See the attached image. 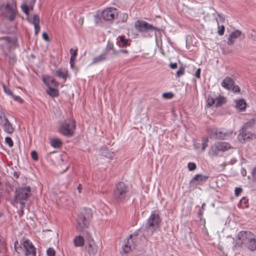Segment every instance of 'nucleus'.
<instances>
[{
	"mask_svg": "<svg viewBox=\"0 0 256 256\" xmlns=\"http://www.w3.org/2000/svg\"><path fill=\"white\" fill-rule=\"evenodd\" d=\"M130 192L128 186L123 182L116 184L113 190V200L117 202H124L130 198Z\"/></svg>",
	"mask_w": 256,
	"mask_h": 256,
	"instance_id": "nucleus-1",
	"label": "nucleus"
},
{
	"mask_svg": "<svg viewBox=\"0 0 256 256\" xmlns=\"http://www.w3.org/2000/svg\"><path fill=\"white\" fill-rule=\"evenodd\" d=\"M18 14L16 4L14 0H8L6 4L0 6V14L13 21Z\"/></svg>",
	"mask_w": 256,
	"mask_h": 256,
	"instance_id": "nucleus-2",
	"label": "nucleus"
},
{
	"mask_svg": "<svg viewBox=\"0 0 256 256\" xmlns=\"http://www.w3.org/2000/svg\"><path fill=\"white\" fill-rule=\"evenodd\" d=\"M92 218V212L90 209L84 208L80 212L76 218V228L78 231H82L88 226Z\"/></svg>",
	"mask_w": 256,
	"mask_h": 256,
	"instance_id": "nucleus-3",
	"label": "nucleus"
},
{
	"mask_svg": "<svg viewBox=\"0 0 256 256\" xmlns=\"http://www.w3.org/2000/svg\"><path fill=\"white\" fill-rule=\"evenodd\" d=\"M208 136L213 140H228L232 137V132L224 128H209L207 130Z\"/></svg>",
	"mask_w": 256,
	"mask_h": 256,
	"instance_id": "nucleus-4",
	"label": "nucleus"
},
{
	"mask_svg": "<svg viewBox=\"0 0 256 256\" xmlns=\"http://www.w3.org/2000/svg\"><path fill=\"white\" fill-rule=\"evenodd\" d=\"M31 188L30 186L18 188L15 192V201L20 204V210L23 212L25 201L30 194Z\"/></svg>",
	"mask_w": 256,
	"mask_h": 256,
	"instance_id": "nucleus-5",
	"label": "nucleus"
},
{
	"mask_svg": "<svg viewBox=\"0 0 256 256\" xmlns=\"http://www.w3.org/2000/svg\"><path fill=\"white\" fill-rule=\"evenodd\" d=\"M160 223L159 216L154 212L151 213L149 217L146 228V234L147 236H152L154 232L158 228Z\"/></svg>",
	"mask_w": 256,
	"mask_h": 256,
	"instance_id": "nucleus-6",
	"label": "nucleus"
},
{
	"mask_svg": "<svg viewBox=\"0 0 256 256\" xmlns=\"http://www.w3.org/2000/svg\"><path fill=\"white\" fill-rule=\"evenodd\" d=\"M75 126L74 122L72 120L67 119L60 124L58 130L65 136H71L73 134Z\"/></svg>",
	"mask_w": 256,
	"mask_h": 256,
	"instance_id": "nucleus-7",
	"label": "nucleus"
},
{
	"mask_svg": "<svg viewBox=\"0 0 256 256\" xmlns=\"http://www.w3.org/2000/svg\"><path fill=\"white\" fill-rule=\"evenodd\" d=\"M231 148L230 144L226 142H218L214 144L209 151V154L211 156H216L219 152H224Z\"/></svg>",
	"mask_w": 256,
	"mask_h": 256,
	"instance_id": "nucleus-8",
	"label": "nucleus"
},
{
	"mask_svg": "<svg viewBox=\"0 0 256 256\" xmlns=\"http://www.w3.org/2000/svg\"><path fill=\"white\" fill-rule=\"evenodd\" d=\"M253 236V234L250 232L241 231L239 232L237 236L236 244L241 246L243 244H247L248 240H251Z\"/></svg>",
	"mask_w": 256,
	"mask_h": 256,
	"instance_id": "nucleus-9",
	"label": "nucleus"
},
{
	"mask_svg": "<svg viewBox=\"0 0 256 256\" xmlns=\"http://www.w3.org/2000/svg\"><path fill=\"white\" fill-rule=\"evenodd\" d=\"M118 15L117 9L112 7L107 8L101 12V16L105 20H113Z\"/></svg>",
	"mask_w": 256,
	"mask_h": 256,
	"instance_id": "nucleus-10",
	"label": "nucleus"
},
{
	"mask_svg": "<svg viewBox=\"0 0 256 256\" xmlns=\"http://www.w3.org/2000/svg\"><path fill=\"white\" fill-rule=\"evenodd\" d=\"M135 238L136 236L130 235L129 238L124 242V244L122 246L121 252L122 254H126L135 248L136 244L134 242Z\"/></svg>",
	"mask_w": 256,
	"mask_h": 256,
	"instance_id": "nucleus-11",
	"label": "nucleus"
},
{
	"mask_svg": "<svg viewBox=\"0 0 256 256\" xmlns=\"http://www.w3.org/2000/svg\"><path fill=\"white\" fill-rule=\"evenodd\" d=\"M135 27L138 31L142 32L155 29L152 25L142 20H137L135 23Z\"/></svg>",
	"mask_w": 256,
	"mask_h": 256,
	"instance_id": "nucleus-12",
	"label": "nucleus"
},
{
	"mask_svg": "<svg viewBox=\"0 0 256 256\" xmlns=\"http://www.w3.org/2000/svg\"><path fill=\"white\" fill-rule=\"evenodd\" d=\"M22 245L25 249L26 256H36V248L32 243L28 240H24Z\"/></svg>",
	"mask_w": 256,
	"mask_h": 256,
	"instance_id": "nucleus-13",
	"label": "nucleus"
},
{
	"mask_svg": "<svg viewBox=\"0 0 256 256\" xmlns=\"http://www.w3.org/2000/svg\"><path fill=\"white\" fill-rule=\"evenodd\" d=\"M88 244L86 249L90 255H95L98 252V246L96 244L92 237L88 238Z\"/></svg>",
	"mask_w": 256,
	"mask_h": 256,
	"instance_id": "nucleus-14",
	"label": "nucleus"
},
{
	"mask_svg": "<svg viewBox=\"0 0 256 256\" xmlns=\"http://www.w3.org/2000/svg\"><path fill=\"white\" fill-rule=\"evenodd\" d=\"M0 126L4 132L8 134H12L14 130V128L7 118L0 122Z\"/></svg>",
	"mask_w": 256,
	"mask_h": 256,
	"instance_id": "nucleus-15",
	"label": "nucleus"
},
{
	"mask_svg": "<svg viewBox=\"0 0 256 256\" xmlns=\"http://www.w3.org/2000/svg\"><path fill=\"white\" fill-rule=\"evenodd\" d=\"M42 80L48 88L52 86L58 87L59 85V83L56 81L52 76L48 75L43 76Z\"/></svg>",
	"mask_w": 256,
	"mask_h": 256,
	"instance_id": "nucleus-16",
	"label": "nucleus"
},
{
	"mask_svg": "<svg viewBox=\"0 0 256 256\" xmlns=\"http://www.w3.org/2000/svg\"><path fill=\"white\" fill-rule=\"evenodd\" d=\"M233 84H234V80L229 76L226 77L221 82L222 86L227 90H230Z\"/></svg>",
	"mask_w": 256,
	"mask_h": 256,
	"instance_id": "nucleus-17",
	"label": "nucleus"
},
{
	"mask_svg": "<svg viewBox=\"0 0 256 256\" xmlns=\"http://www.w3.org/2000/svg\"><path fill=\"white\" fill-rule=\"evenodd\" d=\"M242 32L239 30H235L232 32L228 38V45H232L234 44L236 39L239 38Z\"/></svg>",
	"mask_w": 256,
	"mask_h": 256,
	"instance_id": "nucleus-18",
	"label": "nucleus"
},
{
	"mask_svg": "<svg viewBox=\"0 0 256 256\" xmlns=\"http://www.w3.org/2000/svg\"><path fill=\"white\" fill-rule=\"evenodd\" d=\"M208 178V176L198 174H196L194 177L192 179L190 184L197 185L199 184L200 182L206 181Z\"/></svg>",
	"mask_w": 256,
	"mask_h": 256,
	"instance_id": "nucleus-19",
	"label": "nucleus"
},
{
	"mask_svg": "<svg viewBox=\"0 0 256 256\" xmlns=\"http://www.w3.org/2000/svg\"><path fill=\"white\" fill-rule=\"evenodd\" d=\"M107 53L103 52L100 55L94 58L92 62L90 64V66L102 62L106 60Z\"/></svg>",
	"mask_w": 256,
	"mask_h": 256,
	"instance_id": "nucleus-20",
	"label": "nucleus"
},
{
	"mask_svg": "<svg viewBox=\"0 0 256 256\" xmlns=\"http://www.w3.org/2000/svg\"><path fill=\"white\" fill-rule=\"evenodd\" d=\"M236 108L240 112H244L246 110V103L243 98L236 100H234Z\"/></svg>",
	"mask_w": 256,
	"mask_h": 256,
	"instance_id": "nucleus-21",
	"label": "nucleus"
},
{
	"mask_svg": "<svg viewBox=\"0 0 256 256\" xmlns=\"http://www.w3.org/2000/svg\"><path fill=\"white\" fill-rule=\"evenodd\" d=\"M252 136V135L250 132L243 130L238 135V139L240 142H244L251 138Z\"/></svg>",
	"mask_w": 256,
	"mask_h": 256,
	"instance_id": "nucleus-22",
	"label": "nucleus"
},
{
	"mask_svg": "<svg viewBox=\"0 0 256 256\" xmlns=\"http://www.w3.org/2000/svg\"><path fill=\"white\" fill-rule=\"evenodd\" d=\"M73 242L76 247H82L84 245V240L81 236H77L74 238Z\"/></svg>",
	"mask_w": 256,
	"mask_h": 256,
	"instance_id": "nucleus-23",
	"label": "nucleus"
},
{
	"mask_svg": "<svg viewBox=\"0 0 256 256\" xmlns=\"http://www.w3.org/2000/svg\"><path fill=\"white\" fill-rule=\"evenodd\" d=\"M116 44L120 47H124L128 44V40L124 36H120L117 38Z\"/></svg>",
	"mask_w": 256,
	"mask_h": 256,
	"instance_id": "nucleus-24",
	"label": "nucleus"
},
{
	"mask_svg": "<svg viewBox=\"0 0 256 256\" xmlns=\"http://www.w3.org/2000/svg\"><path fill=\"white\" fill-rule=\"evenodd\" d=\"M55 74L58 78L66 80L68 76V71L65 69L60 68L56 71Z\"/></svg>",
	"mask_w": 256,
	"mask_h": 256,
	"instance_id": "nucleus-25",
	"label": "nucleus"
},
{
	"mask_svg": "<svg viewBox=\"0 0 256 256\" xmlns=\"http://www.w3.org/2000/svg\"><path fill=\"white\" fill-rule=\"evenodd\" d=\"M248 248L250 250H254L256 249V238L254 235L252 237L251 240H248Z\"/></svg>",
	"mask_w": 256,
	"mask_h": 256,
	"instance_id": "nucleus-26",
	"label": "nucleus"
},
{
	"mask_svg": "<svg viewBox=\"0 0 256 256\" xmlns=\"http://www.w3.org/2000/svg\"><path fill=\"white\" fill-rule=\"evenodd\" d=\"M102 154L108 158V159H112L114 156V152H111L108 148H103L102 149Z\"/></svg>",
	"mask_w": 256,
	"mask_h": 256,
	"instance_id": "nucleus-27",
	"label": "nucleus"
},
{
	"mask_svg": "<svg viewBox=\"0 0 256 256\" xmlns=\"http://www.w3.org/2000/svg\"><path fill=\"white\" fill-rule=\"evenodd\" d=\"M46 93L52 97H57L58 96V90L52 87L48 88L46 90Z\"/></svg>",
	"mask_w": 256,
	"mask_h": 256,
	"instance_id": "nucleus-28",
	"label": "nucleus"
},
{
	"mask_svg": "<svg viewBox=\"0 0 256 256\" xmlns=\"http://www.w3.org/2000/svg\"><path fill=\"white\" fill-rule=\"evenodd\" d=\"M50 143L52 146L55 148H59L62 144L60 140L58 138H52Z\"/></svg>",
	"mask_w": 256,
	"mask_h": 256,
	"instance_id": "nucleus-29",
	"label": "nucleus"
},
{
	"mask_svg": "<svg viewBox=\"0 0 256 256\" xmlns=\"http://www.w3.org/2000/svg\"><path fill=\"white\" fill-rule=\"evenodd\" d=\"M28 20L30 23L33 24L34 26L40 23L39 16L36 14H34L32 16H28Z\"/></svg>",
	"mask_w": 256,
	"mask_h": 256,
	"instance_id": "nucleus-30",
	"label": "nucleus"
},
{
	"mask_svg": "<svg viewBox=\"0 0 256 256\" xmlns=\"http://www.w3.org/2000/svg\"><path fill=\"white\" fill-rule=\"evenodd\" d=\"M215 104L216 106H220L226 102V98L221 96H219L215 98Z\"/></svg>",
	"mask_w": 256,
	"mask_h": 256,
	"instance_id": "nucleus-31",
	"label": "nucleus"
},
{
	"mask_svg": "<svg viewBox=\"0 0 256 256\" xmlns=\"http://www.w3.org/2000/svg\"><path fill=\"white\" fill-rule=\"evenodd\" d=\"M256 122V119L255 118H252L248 120V121L244 123V126L246 128H251L254 126Z\"/></svg>",
	"mask_w": 256,
	"mask_h": 256,
	"instance_id": "nucleus-32",
	"label": "nucleus"
},
{
	"mask_svg": "<svg viewBox=\"0 0 256 256\" xmlns=\"http://www.w3.org/2000/svg\"><path fill=\"white\" fill-rule=\"evenodd\" d=\"M70 52L71 53L70 65L71 66H72V62L75 60L76 56L77 55V50H74L72 48H71Z\"/></svg>",
	"mask_w": 256,
	"mask_h": 256,
	"instance_id": "nucleus-33",
	"label": "nucleus"
},
{
	"mask_svg": "<svg viewBox=\"0 0 256 256\" xmlns=\"http://www.w3.org/2000/svg\"><path fill=\"white\" fill-rule=\"evenodd\" d=\"M206 102H207L209 106H211L212 105H214V104H215L216 100H215V98H214L212 96H208L207 97Z\"/></svg>",
	"mask_w": 256,
	"mask_h": 256,
	"instance_id": "nucleus-34",
	"label": "nucleus"
},
{
	"mask_svg": "<svg viewBox=\"0 0 256 256\" xmlns=\"http://www.w3.org/2000/svg\"><path fill=\"white\" fill-rule=\"evenodd\" d=\"M21 8L23 12L28 16L29 11L30 10V7L26 4H24L22 5Z\"/></svg>",
	"mask_w": 256,
	"mask_h": 256,
	"instance_id": "nucleus-35",
	"label": "nucleus"
},
{
	"mask_svg": "<svg viewBox=\"0 0 256 256\" xmlns=\"http://www.w3.org/2000/svg\"><path fill=\"white\" fill-rule=\"evenodd\" d=\"M208 137H204L202 139V150L204 151L206 148L208 146Z\"/></svg>",
	"mask_w": 256,
	"mask_h": 256,
	"instance_id": "nucleus-36",
	"label": "nucleus"
},
{
	"mask_svg": "<svg viewBox=\"0 0 256 256\" xmlns=\"http://www.w3.org/2000/svg\"><path fill=\"white\" fill-rule=\"evenodd\" d=\"M5 142L8 144L9 147L11 148L13 146L14 143L11 138L9 136H6L5 138Z\"/></svg>",
	"mask_w": 256,
	"mask_h": 256,
	"instance_id": "nucleus-37",
	"label": "nucleus"
},
{
	"mask_svg": "<svg viewBox=\"0 0 256 256\" xmlns=\"http://www.w3.org/2000/svg\"><path fill=\"white\" fill-rule=\"evenodd\" d=\"M240 204L241 205V206L242 208H245L248 206V200L243 198L240 200Z\"/></svg>",
	"mask_w": 256,
	"mask_h": 256,
	"instance_id": "nucleus-38",
	"label": "nucleus"
},
{
	"mask_svg": "<svg viewBox=\"0 0 256 256\" xmlns=\"http://www.w3.org/2000/svg\"><path fill=\"white\" fill-rule=\"evenodd\" d=\"M184 74V67H180L176 72V76L179 77Z\"/></svg>",
	"mask_w": 256,
	"mask_h": 256,
	"instance_id": "nucleus-39",
	"label": "nucleus"
},
{
	"mask_svg": "<svg viewBox=\"0 0 256 256\" xmlns=\"http://www.w3.org/2000/svg\"><path fill=\"white\" fill-rule=\"evenodd\" d=\"M6 114L3 108L0 106V122L6 118Z\"/></svg>",
	"mask_w": 256,
	"mask_h": 256,
	"instance_id": "nucleus-40",
	"label": "nucleus"
},
{
	"mask_svg": "<svg viewBox=\"0 0 256 256\" xmlns=\"http://www.w3.org/2000/svg\"><path fill=\"white\" fill-rule=\"evenodd\" d=\"M2 88L4 89V91L6 94L12 96L13 94V93L9 88H7L4 84H3Z\"/></svg>",
	"mask_w": 256,
	"mask_h": 256,
	"instance_id": "nucleus-41",
	"label": "nucleus"
},
{
	"mask_svg": "<svg viewBox=\"0 0 256 256\" xmlns=\"http://www.w3.org/2000/svg\"><path fill=\"white\" fill-rule=\"evenodd\" d=\"M46 253L48 256H54L56 252L54 248H50L47 250Z\"/></svg>",
	"mask_w": 256,
	"mask_h": 256,
	"instance_id": "nucleus-42",
	"label": "nucleus"
},
{
	"mask_svg": "<svg viewBox=\"0 0 256 256\" xmlns=\"http://www.w3.org/2000/svg\"><path fill=\"white\" fill-rule=\"evenodd\" d=\"M128 52L126 50H120L117 51L114 50V55L116 56H119V54L120 53L127 54Z\"/></svg>",
	"mask_w": 256,
	"mask_h": 256,
	"instance_id": "nucleus-43",
	"label": "nucleus"
},
{
	"mask_svg": "<svg viewBox=\"0 0 256 256\" xmlns=\"http://www.w3.org/2000/svg\"><path fill=\"white\" fill-rule=\"evenodd\" d=\"M218 34L220 36H222L224 32L225 28L224 25H222L220 26H218Z\"/></svg>",
	"mask_w": 256,
	"mask_h": 256,
	"instance_id": "nucleus-44",
	"label": "nucleus"
},
{
	"mask_svg": "<svg viewBox=\"0 0 256 256\" xmlns=\"http://www.w3.org/2000/svg\"><path fill=\"white\" fill-rule=\"evenodd\" d=\"M110 50H112V54H114L113 44L110 43H108L106 46V52L107 54L110 52Z\"/></svg>",
	"mask_w": 256,
	"mask_h": 256,
	"instance_id": "nucleus-45",
	"label": "nucleus"
},
{
	"mask_svg": "<svg viewBox=\"0 0 256 256\" xmlns=\"http://www.w3.org/2000/svg\"><path fill=\"white\" fill-rule=\"evenodd\" d=\"M188 167L190 170L192 171L196 168V164L194 162H189Z\"/></svg>",
	"mask_w": 256,
	"mask_h": 256,
	"instance_id": "nucleus-46",
	"label": "nucleus"
},
{
	"mask_svg": "<svg viewBox=\"0 0 256 256\" xmlns=\"http://www.w3.org/2000/svg\"><path fill=\"white\" fill-rule=\"evenodd\" d=\"M230 90H232L234 92H240V88L238 85L233 84L232 87Z\"/></svg>",
	"mask_w": 256,
	"mask_h": 256,
	"instance_id": "nucleus-47",
	"label": "nucleus"
},
{
	"mask_svg": "<svg viewBox=\"0 0 256 256\" xmlns=\"http://www.w3.org/2000/svg\"><path fill=\"white\" fill-rule=\"evenodd\" d=\"M31 156L32 158L34 160H38V154L37 152L34 151V150H33L31 152Z\"/></svg>",
	"mask_w": 256,
	"mask_h": 256,
	"instance_id": "nucleus-48",
	"label": "nucleus"
},
{
	"mask_svg": "<svg viewBox=\"0 0 256 256\" xmlns=\"http://www.w3.org/2000/svg\"><path fill=\"white\" fill-rule=\"evenodd\" d=\"M173 96V94L170 92H166L162 94V97L166 98H171Z\"/></svg>",
	"mask_w": 256,
	"mask_h": 256,
	"instance_id": "nucleus-49",
	"label": "nucleus"
},
{
	"mask_svg": "<svg viewBox=\"0 0 256 256\" xmlns=\"http://www.w3.org/2000/svg\"><path fill=\"white\" fill-rule=\"evenodd\" d=\"M34 34L36 35H37L40 30V26L39 24H34Z\"/></svg>",
	"mask_w": 256,
	"mask_h": 256,
	"instance_id": "nucleus-50",
	"label": "nucleus"
},
{
	"mask_svg": "<svg viewBox=\"0 0 256 256\" xmlns=\"http://www.w3.org/2000/svg\"><path fill=\"white\" fill-rule=\"evenodd\" d=\"M12 97L13 99L16 101L19 102H22V100L19 96H15L14 94L12 96Z\"/></svg>",
	"mask_w": 256,
	"mask_h": 256,
	"instance_id": "nucleus-51",
	"label": "nucleus"
},
{
	"mask_svg": "<svg viewBox=\"0 0 256 256\" xmlns=\"http://www.w3.org/2000/svg\"><path fill=\"white\" fill-rule=\"evenodd\" d=\"M242 188H236L234 190L236 196H238L242 192Z\"/></svg>",
	"mask_w": 256,
	"mask_h": 256,
	"instance_id": "nucleus-52",
	"label": "nucleus"
},
{
	"mask_svg": "<svg viewBox=\"0 0 256 256\" xmlns=\"http://www.w3.org/2000/svg\"><path fill=\"white\" fill-rule=\"evenodd\" d=\"M42 38L46 41V42H50V38H49V37L48 35V34L45 32H44L42 33Z\"/></svg>",
	"mask_w": 256,
	"mask_h": 256,
	"instance_id": "nucleus-53",
	"label": "nucleus"
},
{
	"mask_svg": "<svg viewBox=\"0 0 256 256\" xmlns=\"http://www.w3.org/2000/svg\"><path fill=\"white\" fill-rule=\"evenodd\" d=\"M218 21H219L220 22H224V20H225V17H224V15H223L222 14H218Z\"/></svg>",
	"mask_w": 256,
	"mask_h": 256,
	"instance_id": "nucleus-54",
	"label": "nucleus"
},
{
	"mask_svg": "<svg viewBox=\"0 0 256 256\" xmlns=\"http://www.w3.org/2000/svg\"><path fill=\"white\" fill-rule=\"evenodd\" d=\"M128 18V15L126 14H122V16L121 21L122 22H125L126 21Z\"/></svg>",
	"mask_w": 256,
	"mask_h": 256,
	"instance_id": "nucleus-55",
	"label": "nucleus"
},
{
	"mask_svg": "<svg viewBox=\"0 0 256 256\" xmlns=\"http://www.w3.org/2000/svg\"><path fill=\"white\" fill-rule=\"evenodd\" d=\"M170 67L172 69H175L177 68V64L176 63H170L169 64Z\"/></svg>",
	"mask_w": 256,
	"mask_h": 256,
	"instance_id": "nucleus-56",
	"label": "nucleus"
},
{
	"mask_svg": "<svg viewBox=\"0 0 256 256\" xmlns=\"http://www.w3.org/2000/svg\"><path fill=\"white\" fill-rule=\"evenodd\" d=\"M200 68H199L197 70L196 72L195 76L197 78H200Z\"/></svg>",
	"mask_w": 256,
	"mask_h": 256,
	"instance_id": "nucleus-57",
	"label": "nucleus"
},
{
	"mask_svg": "<svg viewBox=\"0 0 256 256\" xmlns=\"http://www.w3.org/2000/svg\"><path fill=\"white\" fill-rule=\"evenodd\" d=\"M253 178L256 180V166L254 168L252 172Z\"/></svg>",
	"mask_w": 256,
	"mask_h": 256,
	"instance_id": "nucleus-58",
	"label": "nucleus"
},
{
	"mask_svg": "<svg viewBox=\"0 0 256 256\" xmlns=\"http://www.w3.org/2000/svg\"><path fill=\"white\" fill-rule=\"evenodd\" d=\"M18 240H16L15 242H14V248L16 250V251L17 250V247H16V245H18Z\"/></svg>",
	"mask_w": 256,
	"mask_h": 256,
	"instance_id": "nucleus-59",
	"label": "nucleus"
},
{
	"mask_svg": "<svg viewBox=\"0 0 256 256\" xmlns=\"http://www.w3.org/2000/svg\"><path fill=\"white\" fill-rule=\"evenodd\" d=\"M78 190L79 192H81V190H82V186H81V185L80 184L78 185Z\"/></svg>",
	"mask_w": 256,
	"mask_h": 256,
	"instance_id": "nucleus-60",
	"label": "nucleus"
},
{
	"mask_svg": "<svg viewBox=\"0 0 256 256\" xmlns=\"http://www.w3.org/2000/svg\"><path fill=\"white\" fill-rule=\"evenodd\" d=\"M204 206H205V204H204H204H202V209H204Z\"/></svg>",
	"mask_w": 256,
	"mask_h": 256,
	"instance_id": "nucleus-61",
	"label": "nucleus"
},
{
	"mask_svg": "<svg viewBox=\"0 0 256 256\" xmlns=\"http://www.w3.org/2000/svg\"><path fill=\"white\" fill-rule=\"evenodd\" d=\"M30 7V10H32L33 6H29Z\"/></svg>",
	"mask_w": 256,
	"mask_h": 256,
	"instance_id": "nucleus-62",
	"label": "nucleus"
}]
</instances>
